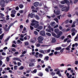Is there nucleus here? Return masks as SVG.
Returning <instances> with one entry per match:
<instances>
[{
	"label": "nucleus",
	"instance_id": "nucleus-5",
	"mask_svg": "<svg viewBox=\"0 0 78 78\" xmlns=\"http://www.w3.org/2000/svg\"><path fill=\"white\" fill-rule=\"evenodd\" d=\"M61 4H65V3H67L68 5H70V2L67 0H64V1H62L61 2Z\"/></svg>",
	"mask_w": 78,
	"mask_h": 78
},
{
	"label": "nucleus",
	"instance_id": "nucleus-60",
	"mask_svg": "<svg viewBox=\"0 0 78 78\" xmlns=\"http://www.w3.org/2000/svg\"><path fill=\"white\" fill-rule=\"evenodd\" d=\"M66 50H67L68 51H69L70 50V48H69L68 47L66 48Z\"/></svg>",
	"mask_w": 78,
	"mask_h": 78
},
{
	"label": "nucleus",
	"instance_id": "nucleus-53",
	"mask_svg": "<svg viewBox=\"0 0 78 78\" xmlns=\"http://www.w3.org/2000/svg\"><path fill=\"white\" fill-rule=\"evenodd\" d=\"M30 28L31 30H33L34 29V28L33 27L31 26H30Z\"/></svg>",
	"mask_w": 78,
	"mask_h": 78
},
{
	"label": "nucleus",
	"instance_id": "nucleus-15",
	"mask_svg": "<svg viewBox=\"0 0 78 78\" xmlns=\"http://www.w3.org/2000/svg\"><path fill=\"white\" fill-rule=\"evenodd\" d=\"M28 37H29L28 39H30V36H26L25 37H24V40H27Z\"/></svg>",
	"mask_w": 78,
	"mask_h": 78
},
{
	"label": "nucleus",
	"instance_id": "nucleus-10",
	"mask_svg": "<svg viewBox=\"0 0 78 78\" xmlns=\"http://www.w3.org/2000/svg\"><path fill=\"white\" fill-rule=\"evenodd\" d=\"M49 59V57L48 56H46L44 57V60L45 61H48V59Z\"/></svg>",
	"mask_w": 78,
	"mask_h": 78
},
{
	"label": "nucleus",
	"instance_id": "nucleus-34",
	"mask_svg": "<svg viewBox=\"0 0 78 78\" xmlns=\"http://www.w3.org/2000/svg\"><path fill=\"white\" fill-rule=\"evenodd\" d=\"M54 20H55L56 22H57V23H58V19L57 18H55L54 19Z\"/></svg>",
	"mask_w": 78,
	"mask_h": 78
},
{
	"label": "nucleus",
	"instance_id": "nucleus-12",
	"mask_svg": "<svg viewBox=\"0 0 78 78\" xmlns=\"http://www.w3.org/2000/svg\"><path fill=\"white\" fill-rule=\"evenodd\" d=\"M50 25L52 27H54L55 25V22H51L50 23Z\"/></svg>",
	"mask_w": 78,
	"mask_h": 78
},
{
	"label": "nucleus",
	"instance_id": "nucleus-27",
	"mask_svg": "<svg viewBox=\"0 0 78 78\" xmlns=\"http://www.w3.org/2000/svg\"><path fill=\"white\" fill-rule=\"evenodd\" d=\"M23 30V31L22 32V33H25V31L26 30V28L25 27H24Z\"/></svg>",
	"mask_w": 78,
	"mask_h": 78
},
{
	"label": "nucleus",
	"instance_id": "nucleus-26",
	"mask_svg": "<svg viewBox=\"0 0 78 78\" xmlns=\"http://www.w3.org/2000/svg\"><path fill=\"white\" fill-rule=\"evenodd\" d=\"M56 14L57 15H58V14H60V12L59 11V10H58L56 12Z\"/></svg>",
	"mask_w": 78,
	"mask_h": 78
},
{
	"label": "nucleus",
	"instance_id": "nucleus-20",
	"mask_svg": "<svg viewBox=\"0 0 78 78\" xmlns=\"http://www.w3.org/2000/svg\"><path fill=\"white\" fill-rule=\"evenodd\" d=\"M17 44H22V42L20 41V40H18L17 41Z\"/></svg>",
	"mask_w": 78,
	"mask_h": 78
},
{
	"label": "nucleus",
	"instance_id": "nucleus-14",
	"mask_svg": "<svg viewBox=\"0 0 78 78\" xmlns=\"http://www.w3.org/2000/svg\"><path fill=\"white\" fill-rule=\"evenodd\" d=\"M54 31L56 33H58V32H59V29H55L54 30Z\"/></svg>",
	"mask_w": 78,
	"mask_h": 78
},
{
	"label": "nucleus",
	"instance_id": "nucleus-50",
	"mask_svg": "<svg viewBox=\"0 0 78 78\" xmlns=\"http://www.w3.org/2000/svg\"><path fill=\"white\" fill-rule=\"evenodd\" d=\"M12 25H13V23H11L9 25V27H10V28H11V27H12Z\"/></svg>",
	"mask_w": 78,
	"mask_h": 78
},
{
	"label": "nucleus",
	"instance_id": "nucleus-25",
	"mask_svg": "<svg viewBox=\"0 0 78 78\" xmlns=\"http://www.w3.org/2000/svg\"><path fill=\"white\" fill-rule=\"evenodd\" d=\"M35 17L36 18V19H37V20H39V16H38L37 15H36L35 16Z\"/></svg>",
	"mask_w": 78,
	"mask_h": 78
},
{
	"label": "nucleus",
	"instance_id": "nucleus-9",
	"mask_svg": "<svg viewBox=\"0 0 78 78\" xmlns=\"http://www.w3.org/2000/svg\"><path fill=\"white\" fill-rule=\"evenodd\" d=\"M34 5L35 7H37L39 5L38 2H36L34 3Z\"/></svg>",
	"mask_w": 78,
	"mask_h": 78
},
{
	"label": "nucleus",
	"instance_id": "nucleus-21",
	"mask_svg": "<svg viewBox=\"0 0 78 78\" xmlns=\"http://www.w3.org/2000/svg\"><path fill=\"white\" fill-rule=\"evenodd\" d=\"M39 52H40V53H43V54H45L44 53V50H39Z\"/></svg>",
	"mask_w": 78,
	"mask_h": 78
},
{
	"label": "nucleus",
	"instance_id": "nucleus-4",
	"mask_svg": "<svg viewBox=\"0 0 78 78\" xmlns=\"http://www.w3.org/2000/svg\"><path fill=\"white\" fill-rule=\"evenodd\" d=\"M5 3V1L4 0H1L0 1V5H1L2 7H4V4Z\"/></svg>",
	"mask_w": 78,
	"mask_h": 78
},
{
	"label": "nucleus",
	"instance_id": "nucleus-7",
	"mask_svg": "<svg viewBox=\"0 0 78 78\" xmlns=\"http://www.w3.org/2000/svg\"><path fill=\"white\" fill-rule=\"evenodd\" d=\"M40 35H41V36H43L45 35V31H44L43 30L40 31Z\"/></svg>",
	"mask_w": 78,
	"mask_h": 78
},
{
	"label": "nucleus",
	"instance_id": "nucleus-61",
	"mask_svg": "<svg viewBox=\"0 0 78 78\" xmlns=\"http://www.w3.org/2000/svg\"><path fill=\"white\" fill-rule=\"evenodd\" d=\"M16 60L17 61H19L20 62H22V61H21V60L20 59V58H17Z\"/></svg>",
	"mask_w": 78,
	"mask_h": 78
},
{
	"label": "nucleus",
	"instance_id": "nucleus-31",
	"mask_svg": "<svg viewBox=\"0 0 78 78\" xmlns=\"http://www.w3.org/2000/svg\"><path fill=\"white\" fill-rule=\"evenodd\" d=\"M30 55H34V54H35V52H33L32 53H30Z\"/></svg>",
	"mask_w": 78,
	"mask_h": 78
},
{
	"label": "nucleus",
	"instance_id": "nucleus-62",
	"mask_svg": "<svg viewBox=\"0 0 78 78\" xmlns=\"http://www.w3.org/2000/svg\"><path fill=\"white\" fill-rule=\"evenodd\" d=\"M78 1V0H74V3H76Z\"/></svg>",
	"mask_w": 78,
	"mask_h": 78
},
{
	"label": "nucleus",
	"instance_id": "nucleus-29",
	"mask_svg": "<svg viewBox=\"0 0 78 78\" xmlns=\"http://www.w3.org/2000/svg\"><path fill=\"white\" fill-rule=\"evenodd\" d=\"M46 35L48 36H51V34L48 33H46Z\"/></svg>",
	"mask_w": 78,
	"mask_h": 78
},
{
	"label": "nucleus",
	"instance_id": "nucleus-19",
	"mask_svg": "<svg viewBox=\"0 0 78 78\" xmlns=\"http://www.w3.org/2000/svg\"><path fill=\"white\" fill-rule=\"evenodd\" d=\"M39 58H42V57H43V55L41 54H39L38 55Z\"/></svg>",
	"mask_w": 78,
	"mask_h": 78
},
{
	"label": "nucleus",
	"instance_id": "nucleus-8",
	"mask_svg": "<svg viewBox=\"0 0 78 78\" xmlns=\"http://www.w3.org/2000/svg\"><path fill=\"white\" fill-rule=\"evenodd\" d=\"M68 5V7H64L65 10L66 11H68V10H69V9H70V8H69V5Z\"/></svg>",
	"mask_w": 78,
	"mask_h": 78
},
{
	"label": "nucleus",
	"instance_id": "nucleus-32",
	"mask_svg": "<svg viewBox=\"0 0 78 78\" xmlns=\"http://www.w3.org/2000/svg\"><path fill=\"white\" fill-rule=\"evenodd\" d=\"M55 74V73H54L53 72H52L51 73V75L52 76H54Z\"/></svg>",
	"mask_w": 78,
	"mask_h": 78
},
{
	"label": "nucleus",
	"instance_id": "nucleus-28",
	"mask_svg": "<svg viewBox=\"0 0 78 78\" xmlns=\"http://www.w3.org/2000/svg\"><path fill=\"white\" fill-rule=\"evenodd\" d=\"M29 66L30 67H31V66H34V63H30L29 64Z\"/></svg>",
	"mask_w": 78,
	"mask_h": 78
},
{
	"label": "nucleus",
	"instance_id": "nucleus-48",
	"mask_svg": "<svg viewBox=\"0 0 78 78\" xmlns=\"http://www.w3.org/2000/svg\"><path fill=\"white\" fill-rule=\"evenodd\" d=\"M6 60L7 62H8L9 61V58L8 57H7L6 58Z\"/></svg>",
	"mask_w": 78,
	"mask_h": 78
},
{
	"label": "nucleus",
	"instance_id": "nucleus-3",
	"mask_svg": "<svg viewBox=\"0 0 78 78\" xmlns=\"http://www.w3.org/2000/svg\"><path fill=\"white\" fill-rule=\"evenodd\" d=\"M31 22L32 23L30 24V25H31V26H34L36 23H39V22L37 21L34 20H32L31 21Z\"/></svg>",
	"mask_w": 78,
	"mask_h": 78
},
{
	"label": "nucleus",
	"instance_id": "nucleus-56",
	"mask_svg": "<svg viewBox=\"0 0 78 78\" xmlns=\"http://www.w3.org/2000/svg\"><path fill=\"white\" fill-rule=\"evenodd\" d=\"M3 32L2 31V29L0 28V34H2Z\"/></svg>",
	"mask_w": 78,
	"mask_h": 78
},
{
	"label": "nucleus",
	"instance_id": "nucleus-13",
	"mask_svg": "<svg viewBox=\"0 0 78 78\" xmlns=\"http://www.w3.org/2000/svg\"><path fill=\"white\" fill-rule=\"evenodd\" d=\"M71 32H75V33H76V32H77L76 30H75V29L74 28H73L71 30Z\"/></svg>",
	"mask_w": 78,
	"mask_h": 78
},
{
	"label": "nucleus",
	"instance_id": "nucleus-17",
	"mask_svg": "<svg viewBox=\"0 0 78 78\" xmlns=\"http://www.w3.org/2000/svg\"><path fill=\"white\" fill-rule=\"evenodd\" d=\"M52 42L53 43H55V42H56V39L55 38H53L52 40Z\"/></svg>",
	"mask_w": 78,
	"mask_h": 78
},
{
	"label": "nucleus",
	"instance_id": "nucleus-39",
	"mask_svg": "<svg viewBox=\"0 0 78 78\" xmlns=\"http://www.w3.org/2000/svg\"><path fill=\"white\" fill-rule=\"evenodd\" d=\"M38 75L40 76H42V75H43V74L42 73H41L39 74Z\"/></svg>",
	"mask_w": 78,
	"mask_h": 78
},
{
	"label": "nucleus",
	"instance_id": "nucleus-24",
	"mask_svg": "<svg viewBox=\"0 0 78 78\" xmlns=\"http://www.w3.org/2000/svg\"><path fill=\"white\" fill-rule=\"evenodd\" d=\"M3 36H4V34H2L1 36H0V39L2 40L3 38Z\"/></svg>",
	"mask_w": 78,
	"mask_h": 78
},
{
	"label": "nucleus",
	"instance_id": "nucleus-38",
	"mask_svg": "<svg viewBox=\"0 0 78 78\" xmlns=\"http://www.w3.org/2000/svg\"><path fill=\"white\" fill-rule=\"evenodd\" d=\"M60 73V70H59L57 71V72L56 73V74L57 75H58Z\"/></svg>",
	"mask_w": 78,
	"mask_h": 78
},
{
	"label": "nucleus",
	"instance_id": "nucleus-54",
	"mask_svg": "<svg viewBox=\"0 0 78 78\" xmlns=\"http://www.w3.org/2000/svg\"><path fill=\"white\" fill-rule=\"evenodd\" d=\"M17 65L18 66H21V63H20V62H18L17 63Z\"/></svg>",
	"mask_w": 78,
	"mask_h": 78
},
{
	"label": "nucleus",
	"instance_id": "nucleus-1",
	"mask_svg": "<svg viewBox=\"0 0 78 78\" xmlns=\"http://www.w3.org/2000/svg\"><path fill=\"white\" fill-rule=\"evenodd\" d=\"M52 36L54 37H56L57 38H59L60 37V36H61L62 34V31H59L58 32L57 35H56V34H55L54 33H52Z\"/></svg>",
	"mask_w": 78,
	"mask_h": 78
},
{
	"label": "nucleus",
	"instance_id": "nucleus-18",
	"mask_svg": "<svg viewBox=\"0 0 78 78\" xmlns=\"http://www.w3.org/2000/svg\"><path fill=\"white\" fill-rule=\"evenodd\" d=\"M61 49V47H59L56 48H55V50H56L57 51H58V50H60Z\"/></svg>",
	"mask_w": 78,
	"mask_h": 78
},
{
	"label": "nucleus",
	"instance_id": "nucleus-52",
	"mask_svg": "<svg viewBox=\"0 0 78 78\" xmlns=\"http://www.w3.org/2000/svg\"><path fill=\"white\" fill-rule=\"evenodd\" d=\"M3 64V62L1 60H0V66H2Z\"/></svg>",
	"mask_w": 78,
	"mask_h": 78
},
{
	"label": "nucleus",
	"instance_id": "nucleus-30",
	"mask_svg": "<svg viewBox=\"0 0 78 78\" xmlns=\"http://www.w3.org/2000/svg\"><path fill=\"white\" fill-rule=\"evenodd\" d=\"M19 70H23V66H21V67L19 68Z\"/></svg>",
	"mask_w": 78,
	"mask_h": 78
},
{
	"label": "nucleus",
	"instance_id": "nucleus-11",
	"mask_svg": "<svg viewBox=\"0 0 78 78\" xmlns=\"http://www.w3.org/2000/svg\"><path fill=\"white\" fill-rule=\"evenodd\" d=\"M51 51V50L50 49H49L47 50H44L45 52L46 53H48L50 52Z\"/></svg>",
	"mask_w": 78,
	"mask_h": 78
},
{
	"label": "nucleus",
	"instance_id": "nucleus-58",
	"mask_svg": "<svg viewBox=\"0 0 78 78\" xmlns=\"http://www.w3.org/2000/svg\"><path fill=\"white\" fill-rule=\"evenodd\" d=\"M2 55L5 56V55H6V53H5L4 52H3L2 53Z\"/></svg>",
	"mask_w": 78,
	"mask_h": 78
},
{
	"label": "nucleus",
	"instance_id": "nucleus-6",
	"mask_svg": "<svg viewBox=\"0 0 78 78\" xmlns=\"http://www.w3.org/2000/svg\"><path fill=\"white\" fill-rule=\"evenodd\" d=\"M30 16L31 18H33V17H35V15H34V13H32L31 14H30H30H29L28 15V17H30Z\"/></svg>",
	"mask_w": 78,
	"mask_h": 78
},
{
	"label": "nucleus",
	"instance_id": "nucleus-55",
	"mask_svg": "<svg viewBox=\"0 0 78 78\" xmlns=\"http://www.w3.org/2000/svg\"><path fill=\"white\" fill-rule=\"evenodd\" d=\"M20 37L23 38L24 37V35H23V34H21L20 35Z\"/></svg>",
	"mask_w": 78,
	"mask_h": 78
},
{
	"label": "nucleus",
	"instance_id": "nucleus-42",
	"mask_svg": "<svg viewBox=\"0 0 78 78\" xmlns=\"http://www.w3.org/2000/svg\"><path fill=\"white\" fill-rule=\"evenodd\" d=\"M11 49L12 51H16V49H15L14 48H12Z\"/></svg>",
	"mask_w": 78,
	"mask_h": 78
},
{
	"label": "nucleus",
	"instance_id": "nucleus-35",
	"mask_svg": "<svg viewBox=\"0 0 78 78\" xmlns=\"http://www.w3.org/2000/svg\"><path fill=\"white\" fill-rule=\"evenodd\" d=\"M39 26V25L38 24H37L34 26V28H37Z\"/></svg>",
	"mask_w": 78,
	"mask_h": 78
},
{
	"label": "nucleus",
	"instance_id": "nucleus-44",
	"mask_svg": "<svg viewBox=\"0 0 78 78\" xmlns=\"http://www.w3.org/2000/svg\"><path fill=\"white\" fill-rule=\"evenodd\" d=\"M64 48H63V49H61L60 50V52L61 53H62V52H63V51H64Z\"/></svg>",
	"mask_w": 78,
	"mask_h": 78
},
{
	"label": "nucleus",
	"instance_id": "nucleus-47",
	"mask_svg": "<svg viewBox=\"0 0 78 78\" xmlns=\"http://www.w3.org/2000/svg\"><path fill=\"white\" fill-rule=\"evenodd\" d=\"M67 40H68V38H66V39H65L64 40L63 42H66V41H67Z\"/></svg>",
	"mask_w": 78,
	"mask_h": 78
},
{
	"label": "nucleus",
	"instance_id": "nucleus-22",
	"mask_svg": "<svg viewBox=\"0 0 78 78\" xmlns=\"http://www.w3.org/2000/svg\"><path fill=\"white\" fill-rule=\"evenodd\" d=\"M25 45H30V44H29V42L28 41H26L24 43Z\"/></svg>",
	"mask_w": 78,
	"mask_h": 78
},
{
	"label": "nucleus",
	"instance_id": "nucleus-59",
	"mask_svg": "<svg viewBox=\"0 0 78 78\" xmlns=\"http://www.w3.org/2000/svg\"><path fill=\"white\" fill-rule=\"evenodd\" d=\"M20 40L21 41H24V39H23V38H20Z\"/></svg>",
	"mask_w": 78,
	"mask_h": 78
},
{
	"label": "nucleus",
	"instance_id": "nucleus-36",
	"mask_svg": "<svg viewBox=\"0 0 78 78\" xmlns=\"http://www.w3.org/2000/svg\"><path fill=\"white\" fill-rule=\"evenodd\" d=\"M65 37L64 36H62L60 37V39H62V40H63V39H64Z\"/></svg>",
	"mask_w": 78,
	"mask_h": 78
},
{
	"label": "nucleus",
	"instance_id": "nucleus-64",
	"mask_svg": "<svg viewBox=\"0 0 78 78\" xmlns=\"http://www.w3.org/2000/svg\"><path fill=\"white\" fill-rule=\"evenodd\" d=\"M59 30H62V27L61 26H60L59 27Z\"/></svg>",
	"mask_w": 78,
	"mask_h": 78
},
{
	"label": "nucleus",
	"instance_id": "nucleus-51",
	"mask_svg": "<svg viewBox=\"0 0 78 78\" xmlns=\"http://www.w3.org/2000/svg\"><path fill=\"white\" fill-rule=\"evenodd\" d=\"M11 17H15V15H14L12 14H11Z\"/></svg>",
	"mask_w": 78,
	"mask_h": 78
},
{
	"label": "nucleus",
	"instance_id": "nucleus-57",
	"mask_svg": "<svg viewBox=\"0 0 78 78\" xmlns=\"http://www.w3.org/2000/svg\"><path fill=\"white\" fill-rule=\"evenodd\" d=\"M58 27V25L57 24L54 27V28H57Z\"/></svg>",
	"mask_w": 78,
	"mask_h": 78
},
{
	"label": "nucleus",
	"instance_id": "nucleus-16",
	"mask_svg": "<svg viewBox=\"0 0 78 78\" xmlns=\"http://www.w3.org/2000/svg\"><path fill=\"white\" fill-rule=\"evenodd\" d=\"M35 45L37 47H39L41 46V44H40L39 43H38L37 44V43H36Z\"/></svg>",
	"mask_w": 78,
	"mask_h": 78
},
{
	"label": "nucleus",
	"instance_id": "nucleus-63",
	"mask_svg": "<svg viewBox=\"0 0 78 78\" xmlns=\"http://www.w3.org/2000/svg\"><path fill=\"white\" fill-rule=\"evenodd\" d=\"M3 78H8V76H6V75H5L4 76Z\"/></svg>",
	"mask_w": 78,
	"mask_h": 78
},
{
	"label": "nucleus",
	"instance_id": "nucleus-49",
	"mask_svg": "<svg viewBox=\"0 0 78 78\" xmlns=\"http://www.w3.org/2000/svg\"><path fill=\"white\" fill-rule=\"evenodd\" d=\"M71 29V27H68V28L66 30L67 31H69V30H70Z\"/></svg>",
	"mask_w": 78,
	"mask_h": 78
},
{
	"label": "nucleus",
	"instance_id": "nucleus-33",
	"mask_svg": "<svg viewBox=\"0 0 78 78\" xmlns=\"http://www.w3.org/2000/svg\"><path fill=\"white\" fill-rule=\"evenodd\" d=\"M42 28H43V27L41 26H39L38 27V29H39V30H42Z\"/></svg>",
	"mask_w": 78,
	"mask_h": 78
},
{
	"label": "nucleus",
	"instance_id": "nucleus-45",
	"mask_svg": "<svg viewBox=\"0 0 78 78\" xmlns=\"http://www.w3.org/2000/svg\"><path fill=\"white\" fill-rule=\"evenodd\" d=\"M9 37H8V38H7L4 41L5 42H7V41H8L9 40Z\"/></svg>",
	"mask_w": 78,
	"mask_h": 78
},
{
	"label": "nucleus",
	"instance_id": "nucleus-41",
	"mask_svg": "<svg viewBox=\"0 0 78 78\" xmlns=\"http://www.w3.org/2000/svg\"><path fill=\"white\" fill-rule=\"evenodd\" d=\"M37 72V70L36 69H35L33 71V73H35Z\"/></svg>",
	"mask_w": 78,
	"mask_h": 78
},
{
	"label": "nucleus",
	"instance_id": "nucleus-46",
	"mask_svg": "<svg viewBox=\"0 0 78 78\" xmlns=\"http://www.w3.org/2000/svg\"><path fill=\"white\" fill-rule=\"evenodd\" d=\"M17 66H14V70H17Z\"/></svg>",
	"mask_w": 78,
	"mask_h": 78
},
{
	"label": "nucleus",
	"instance_id": "nucleus-37",
	"mask_svg": "<svg viewBox=\"0 0 78 78\" xmlns=\"http://www.w3.org/2000/svg\"><path fill=\"white\" fill-rule=\"evenodd\" d=\"M34 33L35 35H37L38 34V33H37V32L36 31H34Z\"/></svg>",
	"mask_w": 78,
	"mask_h": 78
},
{
	"label": "nucleus",
	"instance_id": "nucleus-23",
	"mask_svg": "<svg viewBox=\"0 0 78 78\" xmlns=\"http://www.w3.org/2000/svg\"><path fill=\"white\" fill-rule=\"evenodd\" d=\"M11 12L12 13V14H16V11L14 10H12Z\"/></svg>",
	"mask_w": 78,
	"mask_h": 78
},
{
	"label": "nucleus",
	"instance_id": "nucleus-2",
	"mask_svg": "<svg viewBox=\"0 0 78 78\" xmlns=\"http://www.w3.org/2000/svg\"><path fill=\"white\" fill-rule=\"evenodd\" d=\"M37 39L39 43H41V44H43V42L42 41H43L44 40V38H43L41 36L37 38Z\"/></svg>",
	"mask_w": 78,
	"mask_h": 78
},
{
	"label": "nucleus",
	"instance_id": "nucleus-43",
	"mask_svg": "<svg viewBox=\"0 0 78 78\" xmlns=\"http://www.w3.org/2000/svg\"><path fill=\"white\" fill-rule=\"evenodd\" d=\"M19 7L20 8H23V5H19Z\"/></svg>",
	"mask_w": 78,
	"mask_h": 78
},
{
	"label": "nucleus",
	"instance_id": "nucleus-40",
	"mask_svg": "<svg viewBox=\"0 0 78 78\" xmlns=\"http://www.w3.org/2000/svg\"><path fill=\"white\" fill-rule=\"evenodd\" d=\"M46 31H48V32H49V33H51V31L50 30L47 29L46 30Z\"/></svg>",
	"mask_w": 78,
	"mask_h": 78
}]
</instances>
